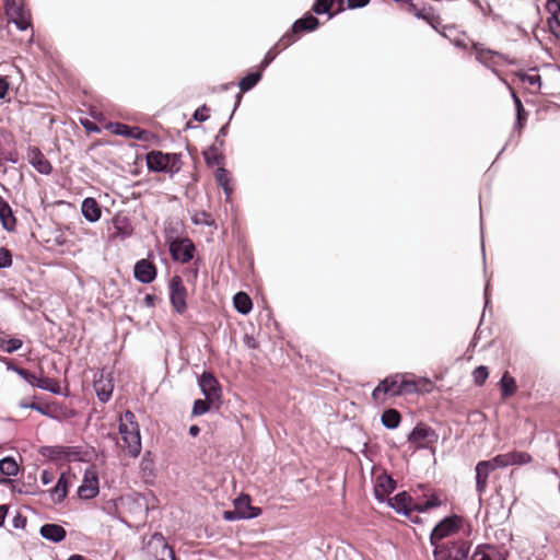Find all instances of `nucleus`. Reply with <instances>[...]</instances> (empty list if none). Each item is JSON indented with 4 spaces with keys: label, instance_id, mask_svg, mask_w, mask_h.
Wrapping results in <instances>:
<instances>
[{
    "label": "nucleus",
    "instance_id": "603ef678",
    "mask_svg": "<svg viewBox=\"0 0 560 560\" xmlns=\"http://www.w3.org/2000/svg\"><path fill=\"white\" fill-rule=\"evenodd\" d=\"M503 82L506 84V86L511 91V95L514 101L516 112L523 110L524 106H523L521 100L518 98V96L516 95V93L512 90V88L505 81H503Z\"/></svg>",
    "mask_w": 560,
    "mask_h": 560
},
{
    "label": "nucleus",
    "instance_id": "13d9d810",
    "mask_svg": "<svg viewBox=\"0 0 560 560\" xmlns=\"http://www.w3.org/2000/svg\"><path fill=\"white\" fill-rule=\"evenodd\" d=\"M526 119V113L525 109L516 112V122L515 128H522L523 121Z\"/></svg>",
    "mask_w": 560,
    "mask_h": 560
},
{
    "label": "nucleus",
    "instance_id": "49530a36",
    "mask_svg": "<svg viewBox=\"0 0 560 560\" xmlns=\"http://www.w3.org/2000/svg\"><path fill=\"white\" fill-rule=\"evenodd\" d=\"M12 265V256L11 253L4 248L0 247V268H7Z\"/></svg>",
    "mask_w": 560,
    "mask_h": 560
},
{
    "label": "nucleus",
    "instance_id": "8fccbe9b",
    "mask_svg": "<svg viewBox=\"0 0 560 560\" xmlns=\"http://www.w3.org/2000/svg\"><path fill=\"white\" fill-rule=\"evenodd\" d=\"M192 220H194V222L196 224L211 225L213 223V221L210 220V217L206 212H201L200 214H196Z\"/></svg>",
    "mask_w": 560,
    "mask_h": 560
},
{
    "label": "nucleus",
    "instance_id": "5701e85b",
    "mask_svg": "<svg viewBox=\"0 0 560 560\" xmlns=\"http://www.w3.org/2000/svg\"><path fill=\"white\" fill-rule=\"evenodd\" d=\"M0 222L2 228L9 232L14 231L16 219L13 215L10 205L0 196Z\"/></svg>",
    "mask_w": 560,
    "mask_h": 560
},
{
    "label": "nucleus",
    "instance_id": "aec40b11",
    "mask_svg": "<svg viewBox=\"0 0 560 560\" xmlns=\"http://www.w3.org/2000/svg\"><path fill=\"white\" fill-rule=\"evenodd\" d=\"M108 129L115 135L138 140H144L147 133L144 130L138 127H130L121 122L109 124Z\"/></svg>",
    "mask_w": 560,
    "mask_h": 560
},
{
    "label": "nucleus",
    "instance_id": "58836bf2",
    "mask_svg": "<svg viewBox=\"0 0 560 560\" xmlns=\"http://www.w3.org/2000/svg\"><path fill=\"white\" fill-rule=\"evenodd\" d=\"M205 161L209 166L219 165L222 161V156L217 152L215 148H210L203 152Z\"/></svg>",
    "mask_w": 560,
    "mask_h": 560
},
{
    "label": "nucleus",
    "instance_id": "9d476101",
    "mask_svg": "<svg viewBox=\"0 0 560 560\" xmlns=\"http://www.w3.org/2000/svg\"><path fill=\"white\" fill-rule=\"evenodd\" d=\"M195 246L188 238L174 240L170 244V253L176 261L186 264L194 257Z\"/></svg>",
    "mask_w": 560,
    "mask_h": 560
},
{
    "label": "nucleus",
    "instance_id": "ea45409f",
    "mask_svg": "<svg viewBox=\"0 0 560 560\" xmlns=\"http://www.w3.org/2000/svg\"><path fill=\"white\" fill-rule=\"evenodd\" d=\"M498 56L499 54L495 51L480 49L476 54V59L485 66L489 67L492 59Z\"/></svg>",
    "mask_w": 560,
    "mask_h": 560
},
{
    "label": "nucleus",
    "instance_id": "864d4df0",
    "mask_svg": "<svg viewBox=\"0 0 560 560\" xmlns=\"http://www.w3.org/2000/svg\"><path fill=\"white\" fill-rule=\"evenodd\" d=\"M19 406H20L21 408H28V409H33V410H36V411H38V412L43 413V415H47V412H46V411H45V410H44L39 405H37V404H35V402H31V404H28V402H24V401H22V402H20V405H19Z\"/></svg>",
    "mask_w": 560,
    "mask_h": 560
},
{
    "label": "nucleus",
    "instance_id": "2f4dec72",
    "mask_svg": "<svg viewBox=\"0 0 560 560\" xmlns=\"http://www.w3.org/2000/svg\"><path fill=\"white\" fill-rule=\"evenodd\" d=\"M67 476L66 474H62L59 477L56 486L50 491L54 501L61 502L67 497Z\"/></svg>",
    "mask_w": 560,
    "mask_h": 560
},
{
    "label": "nucleus",
    "instance_id": "a878e982",
    "mask_svg": "<svg viewBox=\"0 0 560 560\" xmlns=\"http://www.w3.org/2000/svg\"><path fill=\"white\" fill-rule=\"evenodd\" d=\"M81 211L83 217L89 222H96L101 218V209L98 207V203L93 198H85L81 206Z\"/></svg>",
    "mask_w": 560,
    "mask_h": 560
},
{
    "label": "nucleus",
    "instance_id": "bb28decb",
    "mask_svg": "<svg viewBox=\"0 0 560 560\" xmlns=\"http://www.w3.org/2000/svg\"><path fill=\"white\" fill-rule=\"evenodd\" d=\"M40 454L50 459H60L68 457L72 451L66 446H44L40 448Z\"/></svg>",
    "mask_w": 560,
    "mask_h": 560
},
{
    "label": "nucleus",
    "instance_id": "20e7f679",
    "mask_svg": "<svg viewBox=\"0 0 560 560\" xmlns=\"http://www.w3.org/2000/svg\"><path fill=\"white\" fill-rule=\"evenodd\" d=\"M470 546L465 541L452 542L451 545L435 546V560H465L468 556Z\"/></svg>",
    "mask_w": 560,
    "mask_h": 560
},
{
    "label": "nucleus",
    "instance_id": "c9c22d12",
    "mask_svg": "<svg viewBox=\"0 0 560 560\" xmlns=\"http://www.w3.org/2000/svg\"><path fill=\"white\" fill-rule=\"evenodd\" d=\"M23 345V341L18 338L4 339L0 337V349L7 353H13L18 351Z\"/></svg>",
    "mask_w": 560,
    "mask_h": 560
},
{
    "label": "nucleus",
    "instance_id": "2eb2a0df",
    "mask_svg": "<svg viewBox=\"0 0 560 560\" xmlns=\"http://www.w3.org/2000/svg\"><path fill=\"white\" fill-rule=\"evenodd\" d=\"M199 386L207 400L220 398L221 390L217 378L211 373H202L199 378Z\"/></svg>",
    "mask_w": 560,
    "mask_h": 560
},
{
    "label": "nucleus",
    "instance_id": "79ce46f5",
    "mask_svg": "<svg viewBox=\"0 0 560 560\" xmlns=\"http://www.w3.org/2000/svg\"><path fill=\"white\" fill-rule=\"evenodd\" d=\"M210 401L211 400H207V398L205 400L197 399L194 402L192 415L194 416H201V415L206 413L209 410V408H210Z\"/></svg>",
    "mask_w": 560,
    "mask_h": 560
},
{
    "label": "nucleus",
    "instance_id": "dca6fc26",
    "mask_svg": "<svg viewBox=\"0 0 560 560\" xmlns=\"http://www.w3.org/2000/svg\"><path fill=\"white\" fill-rule=\"evenodd\" d=\"M135 278L141 283H151L156 277L155 266L147 259L136 262L133 269Z\"/></svg>",
    "mask_w": 560,
    "mask_h": 560
},
{
    "label": "nucleus",
    "instance_id": "9b49d317",
    "mask_svg": "<svg viewBox=\"0 0 560 560\" xmlns=\"http://www.w3.org/2000/svg\"><path fill=\"white\" fill-rule=\"evenodd\" d=\"M18 375H20L23 380H25L30 385L38 387L43 390L50 392L52 394L59 393V385L49 377H38L30 371H18Z\"/></svg>",
    "mask_w": 560,
    "mask_h": 560
},
{
    "label": "nucleus",
    "instance_id": "b1692460",
    "mask_svg": "<svg viewBox=\"0 0 560 560\" xmlns=\"http://www.w3.org/2000/svg\"><path fill=\"white\" fill-rule=\"evenodd\" d=\"M94 389L100 401L107 402L113 394L114 385L112 380L103 375L94 382Z\"/></svg>",
    "mask_w": 560,
    "mask_h": 560
},
{
    "label": "nucleus",
    "instance_id": "ddd939ff",
    "mask_svg": "<svg viewBox=\"0 0 560 560\" xmlns=\"http://www.w3.org/2000/svg\"><path fill=\"white\" fill-rule=\"evenodd\" d=\"M98 478L93 470H86L83 481L78 489V494L81 499H92L98 494Z\"/></svg>",
    "mask_w": 560,
    "mask_h": 560
},
{
    "label": "nucleus",
    "instance_id": "c756f323",
    "mask_svg": "<svg viewBox=\"0 0 560 560\" xmlns=\"http://www.w3.org/2000/svg\"><path fill=\"white\" fill-rule=\"evenodd\" d=\"M400 413L395 409H387L383 412L381 422L387 429H396L400 423Z\"/></svg>",
    "mask_w": 560,
    "mask_h": 560
},
{
    "label": "nucleus",
    "instance_id": "473e14b6",
    "mask_svg": "<svg viewBox=\"0 0 560 560\" xmlns=\"http://www.w3.org/2000/svg\"><path fill=\"white\" fill-rule=\"evenodd\" d=\"M0 471L4 476L14 477L19 472V465L13 457L7 456L0 460Z\"/></svg>",
    "mask_w": 560,
    "mask_h": 560
},
{
    "label": "nucleus",
    "instance_id": "de8ad7c7",
    "mask_svg": "<svg viewBox=\"0 0 560 560\" xmlns=\"http://www.w3.org/2000/svg\"><path fill=\"white\" fill-rule=\"evenodd\" d=\"M279 45H282V47H283V48H285V47H284V43H280V42H279V43H278L273 48H271V49L266 54L265 58L262 59V61H261V63H260V67H261L262 69H264V68H266V67H268V66L272 62V60L276 58V56H277V54H278V52H277L275 49H276V47H278Z\"/></svg>",
    "mask_w": 560,
    "mask_h": 560
},
{
    "label": "nucleus",
    "instance_id": "c03bdc74",
    "mask_svg": "<svg viewBox=\"0 0 560 560\" xmlns=\"http://www.w3.org/2000/svg\"><path fill=\"white\" fill-rule=\"evenodd\" d=\"M521 80H522V82L528 83L529 85L536 86L537 89H539L541 85V78L539 74L523 73L521 75Z\"/></svg>",
    "mask_w": 560,
    "mask_h": 560
},
{
    "label": "nucleus",
    "instance_id": "412c9836",
    "mask_svg": "<svg viewBox=\"0 0 560 560\" xmlns=\"http://www.w3.org/2000/svg\"><path fill=\"white\" fill-rule=\"evenodd\" d=\"M389 505L396 510V512L404 515H409L410 512L416 510V504L412 503V499L407 492L397 493L390 500Z\"/></svg>",
    "mask_w": 560,
    "mask_h": 560
},
{
    "label": "nucleus",
    "instance_id": "a211bd4d",
    "mask_svg": "<svg viewBox=\"0 0 560 560\" xmlns=\"http://www.w3.org/2000/svg\"><path fill=\"white\" fill-rule=\"evenodd\" d=\"M234 509L243 520L257 517L261 513V510L259 508L250 505V498L249 495L245 494L240 495L234 500Z\"/></svg>",
    "mask_w": 560,
    "mask_h": 560
},
{
    "label": "nucleus",
    "instance_id": "6ab92c4d",
    "mask_svg": "<svg viewBox=\"0 0 560 560\" xmlns=\"http://www.w3.org/2000/svg\"><path fill=\"white\" fill-rule=\"evenodd\" d=\"M27 158L33 167L40 174H49L51 165L40 150L36 147L28 148Z\"/></svg>",
    "mask_w": 560,
    "mask_h": 560
},
{
    "label": "nucleus",
    "instance_id": "7ed1b4c3",
    "mask_svg": "<svg viewBox=\"0 0 560 560\" xmlns=\"http://www.w3.org/2000/svg\"><path fill=\"white\" fill-rule=\"evenodd\" d=\"M147 165L150 171L174 175L182 168V154L151 151L147 154Z\"/></svg>",
    "mask_w": 560,
    "mask_h": 560
},
{
    "label": "nucleus",
    "instance_id": "4d7b16f0",
    "mask_svg": "<svg viewBox=\"0 0 560 560\" xmlns=\"http://www.w3.org/2000/svg\"><path fill=\"white\" fill-rule=\"evenodd\" d=\"M347 2L350 9H357L365 7L370 0H347Z\"/></svg>",
    "mask_w": 560,
    "mask_h": 560
},
{
    "label": "nucleus",
    "instance_id": "e2e57ef3",
    "mask_svg": "<svg viewBox=\"0 0 560 560\" xmlns=\"http://www.w3.org/2000/svg\"><path fill=\"white\" fill-rule=\"evenodd\" d=\"M154 302H155V296L154 295L147 294L144 296V304H145V306L152 307L154 305Z\"/></svg>",
    "mask_w": 560,
    "mask_h": 560
},
{
    "label": "nucleus",
    "instance_id": "0e129e2a",
    "mask_svg": "<svg viewBox=\"0 0 560 560\" xmlns=\"http://www.w3.org/2000/svg\"><path fill=\"white\" fill-rule=\"evenodd\" d=\"M228 128H229V122H226L224 126L221 127V129L219 130V135L217 136V141H219L220 137H224L226 135Z\"/></svg>",
    "mask_w": 560,
    "mask_h": 560
},
{
    "label": "nucleus",
    "instance_id": "6e6d98bb",
    "mask_svg": "<svg viewBox=\"0 0 560 560\" xmlns=\"http://www.w3.org/2000/svg\"><path fill=\"white\" fill-rule=\"evenodd\" d=\"M26 525V518L21 514H18L13 518V527L14 528H24Z\"/></svg>",
    "mask_w": 560,
    "mask_h": 560
},
{
    "label": "nucleus",
    "instance_id": "39448f33",
    "mask_svg": "<svg viewBox=\"0 0 560 560\" xmlns=\"http://www.w3.org/2000/svg\"><path fill=\"white\" fill-rule=\"evenodd\" d=\"M438 434L427 424L419 423L408 435V441L417 448H427L438 442Z\"/></svg>",
    "mask_w": 560,
    "mask_h": 560
},
{
    "label": "nucleus",
    "instance_id": "f3484780",
    "mask_svg": "<svg viewBox=\"0 0 560 560\" xmlns=\"http://www.w3.org/2000/svg\"><path fill=\"white\" fill-rule=\"evenodd\" d=\"M394 489L395 481L389 475L383 472L376 477L374 494L380 502H384Z\"/></svg>",
    "mask_w": 560,
    "mask_h": 560
},
{
    "label": "nucleus",
    "instance_id": "f03ea898",
    "mask_svg": "<svg viewBox=\"0 0 560 560\" xmlns=\"http://www.w3.org/2000/svg\"><path fill=\"white\" fill-rule=\"evenodd\" d=\"M119 433L121 435L125 452L132 458L140 455L142 444L139 424L136 421L135 415L127 410L119 418Z\"/></svg>",
    "mask_w": 560,
    "mask_h": 560
},
{
    "label": "nucleus",
    "instance_id": "a18cd8bd",
    "mask_svg": "<svg viewBox=\"0 0 560 560\" xmlns=\"http://www.w3.org/2000/svg\"><path fill=\"white\" fill-rule=\"evenodd\" d=\"M489 551L490 548L478 547L472 553L470 560H492Z\"/></svg>",
    "mask_w": 560,
    "mask_h": 560
},
{
    "label": "nucleus",
    "instance_id": "5fc2aeb1",
    "mask_svg": "<svg viewBox=\"0 0 560 560\" xmlns=\"http://www.w3.org/2000/svg\"><path fill=\"white\" fill-rule=\"evenodd\" d=\"M223 518L225 521H236V520H243L238 513H236V510L232 511H224L223 512Z\"/></svg>",
    "mask_w": 560,
    "mask_h": 560
},
{
    "label": "nucleus",
    "instance_id": "4c0bfd02",
    "mask_svg": "<svg viewBox=\"0 0 560 560\" xmlns=\"http://www.w3.org/2000/svg\"><path fill=\"white\" fill-rule=\"evenodd\" d=\"M489 376L488 368L485 365L477 366L472 372L474 382L476 385L481 386Z\"/></svg>",
    "mask_w": 560,
    "mask_h": 560
},
{
    "label": "nucleus",
    "instance_id": "7c9ffc66",
    "mask_svg": "<svg viewBox=\"0 0 560 560\" xmlns=\"http://www.w3.org/2000/svg\"><path fill=\"white\" fill-rule=\"evenodd\" d=\"M501 395L503 398L510 397L515 394L517 386L514 377L505 372L500 381Z\"/></svg>",
    "mask_w": 560,
    "mask_h": 560
},
{
    "label": "nucleus",
    "instance_id": "f8f14e48",
    "mask_svg": "<svg viewBox=\"0 0 560 560\" xmlns=\"http://www.w3.org/2000/svg\"><path fill=\"white\" fill-rule=\"evenodd\" d=\"M500 468L499 464H495L494 457L489 460L479 462L476 466V489L479 493H482L487 487V480L489 474L494 469Z\"/></svg>",
    "mask_w": 560,
    "mask_h": 560
},
{
    "label": "nucleus",
    "instance_id": "f704fd0d",
    "mask_svg": "<svg viewBox=\"0 0 560 560\" xmlns=\"http://www.w3.org/2000/svg\"><path fill=\"white\" fill-rule=\"evenodd\" d=\"M215 179L219 183V185L223 188L225 195L229 197L232 192V188L230 186L229 172L224 167H219L215 172Z\"/></svg>",
    "mask_w": 560,
    "mask_h": 560
},
{
    "label": "nucleus",
    "instance_id": "393cba45",
    "mask_svg": "<svg viewBox=\"0 0 560 560\" xmlns=\"http://www.w3.org/2000/svg\"><path fill=\"white\" fill-rule=\"evenodd\" d=\"M40 535L52 542H59L65 539L66 530L57 524H45L40 527Z\"/></svg>",
    "mask_w": 560,
    "mask_h": 560
},
{
    "label": "nucleus",
    "instance_id": "09e8293b",
    "mask_svg": "<svg viewBox=\"0 0 560 560\" xmlns=\"http://www.w3.org/2000/svg\"><path fill=\"white\" fill-rule=\"evenodd\" d=\"M440 505V501L436 498L427 500L422 504H416V510L419 512H425Z\"/></svg>",
    "mask_w": 560,
    "mask_h": 560
},
{
    "label": "nucleus",
    "instance_id": "72a5a7b5",
    "mask_svg": "<svg viewBox=\"0 0 560 560\" xmlns=\"http://www.w3.org/2000/svg\"><path fill=\"white\" fill-rule=\"evenodd\" d=\"M261 79L260 72H250L245 75L238 83L241 91L247 92L252 90Z\"/></svg>",
    "mask_w": 560,
    "mask_h": 560
},
{
    "label": "nucleus",
    "instance_id": "37998d69",
    "mask_svg": "<svg viewBox=\"0 0 560 560\" xmlns=\"http://www.w3.org/2000/svg\"><path fill=\"white\" fill-rule=\"evenodd\" d=\"M25 10L23 0H5L7 15Z\"/></svg>",
    "mask_w": 560,
    "mask_h": 560
},
{
    "label": "nucleus",
    "instance_id": "6e6552de",
    "mask_svg": "<svg viewBox=\"0 0 560 560\" xmlns=\"http://www.w3.org/2000/svg\"><path fill=\"white\" fill-rule=\"evenodd\" d=\"M318 25L319 21L314 15L308 14L302 19H299L293 23L291 33L283 35V37L280 39V43H284V47H288L295 40V33L313 32L318 27Z\"/></svg>",
    "mask_w": 560,
    "mask_h": 560
},
{
    "label": "nucleus",
    "instance_id": "052dcab7",
    "mask_svg": "<svg viewBox=\"0 0 560 560\" xmlns=\"http://www.w3.org/2000/svg\"><path fill=\"white\" fill-rule=\"evenodd\" d=\"M9 84L4 78L0 77V98H3L8 93Z\"/></svg>",
    "mask_w": 560,
    "mask_h": 560
},
{
    "label": "nucleus",
    "instance_id": "1a4fd4ad",
    "mask_svg": "<svg viewBox=\"0 0 560 560\" xmlns=\"http://www.w3.org/2000/svg\"><path fill=\"white\" fill-rule=\"evenodd\" d=\"M170 299L174 310L178 314H183L187 307L186 289L183 285L180 277L175 276L170 282Z\"/></svg>",
    "mask_w": 560,
    "mask_h": 560
},
{
    "label": "nucleus",
    "instance_id": "c85d7f7f",
    "mask_svg": "<svg viewBox=\"0 0 560 560\" xmlns=\"http://www.w3.org/2000/svg\"><path fill=\"white\" fill-rule=\"evenodd\" d=\"M233 303L235 310L243 315L248 314L253 307L250 298L244 292L236 293L233 298Z\"/></svg>",
    "mask_w": 560,
    "mask_h": 560
},
{
    "label": "nucleus",
    "instance_id": "a19ab883",
    "mask_svg": "<svg viewBox=\"0 0 560 560\" xmlns=\"http://www.w3.org/2000/svg\"><path fill=\"white\" fill-rule=\"evenodd\" d=\"M332 4L334 0H316L312 9L316 14H324L329 12Z\"/></svg>",
    "mask_w": 560,
    "mask_h": 560
},
{
    "label": "nucleus",
    "instance_id": "4be33fe9",
    "mask_svg": "<svg viewBox=\"0 0 560 560\" xmlns=\"http://www.w3.org/2000/svg\"><path fill=\"white\" fill-rule=\"evenodd\" d=\"M546 10L550 14L548 25L552 34H560V0H548Z\"/></svg>",
    "mask_w": 560,
    "mask_h": 560
},
{
    "label": "nucleus",
    "instance_id": "e433bc0d",
    "mask_svg": "<svg viewBox=\"0 0 560 560\" xmlns=\"http://www.w3.org/2000/svg\"><path fill=\"white\" fill-rule=\"evenodd\" d=\"M141 470L147 476H153L154 475V462L151 457V453L147 452L140 463Z\"/></svg>",
    "mask_w": 560,
    "mask_h": 560
},
{
    "label": "nucleus",
    "instance_id": "774afa93",
    "mask_svg": "<svg viewBox=\"0 0 560 560\" xmlns=\"http://www.w3.org/2000/svg\"><path fill=\"white\" fill-rule=\"evenodd\" d=\"M67 560H85V559L80 555H72Z\"/></svg>",
    "mask_w": 560,
    "mask_h": 560
},
{
    "label": "nucleus",
    "instance_id": "338daca9",
    "mask_svg": "<svg viewBox=\"0 0 560 560\" xmlns=\"http://www.w3.org/2000/svg\"><path fill=\"white\" fill-rule=\"evenodd\" d=\"M161 560H176L173 549L168 551V556H163Z\"/></svg>",
    "mask_w": 560,
    "mask_h": 560
},
{
    "label": "nucleus",
    "instance_id": "680f3d73",
    "mask_svg": "<svg viewBox=\"0 0 560 560\" xmlns=\"http://www.w3.org/2000/svg\"><path fill=\"white\" fill-rule=\"evenodd\" d=\"M7 513H8V506L7 505H0V527L4 523Z\"/></svg>",
    "mask_w": 560,
    "mask_h": 560
},
{
    "label": "nucleus",
    "instance_id": "f257e3e1",
    "mask_svg": "<svg viewBox=\"0 0 560 560\" xmlns=\"http://www.w3.org/2000/svg\"><path fill=\"white\" fill-rule=\"evenodd\" d=\"M429 381L421 378L416 381L411 374L397 373L383 380L372 392V398L376 402H383L386 396H400L418 393L419 384Z\"/></svg>",
    "mask_w": 560,
    "mask_h": 560
},
{
    "label": "nucleus",
    "instance_id": "bf43d9fd",
    "mask_svg": "<svg viewBox=\"0 0 560 560\" xmlns=\"http://www.w3.org/2000/svg\"><path fill=\"white\" fill-rule=\"evenodd\" d=\"M54 475L48 470H43L40 474V480L44 485H48L52 481Z\"/></svg>",
    "mask_w": 560,
    "mask_h": 560
},
{
    "label": "nucleus",
    "instance_id": "423d86ee",
    "mask_svg": "<svg viewBox=\"0 0 560 560\" xmlns=\"http://www.w3.org/2000/svg\"><path fill=\"white\" fill-rule=\"evenodd\" d=\"M172 548L160 533H155L144 541L143 552L153 560H161L163 556H168Z\"/></svg>",
    "mask_w": 560,
    "mask_h": 560
},
{
    "label": "nucleus",
    "instance_id": "69168bd1",
    "mask_svg": "<svg viewBox=\"0 0 560 560\" xmlns=\"http://www.w3.org/2000/svg\"><path fill=\"white\" fill-rule=\"evenodd\" d=\"M199 432H200V429H199V427H198V425H195V424H194V425H191V427L189 428V434H190L191 436H197V435L199 434Z\"/></svg>",
    "mask_w": 560,
    "mask_h": 560
},
{
    "label": "nucleus",
    "instance_id": "0eeeda50",
    "mask_svg": "<svg viewBox=\"0 0 560 560\" xmlns=\"http://www.w3.org/2000/svg\"><path fill=\"white\" fill-rule=\"evenodd\" d=\"M463 523L462 517L459 516H450L442 520L432 530L431 533V544L436 545L438 540H441L445 537L457 532Z\"/></svg>",
    "mask_w": 560,
    "mask_h": 560
},
{
    "label": "nucleus",
    "instance_id": "cd10ccee",
    "mask_svg": "<svg viewBox=\"0 0 560 560\" xmlns=\"http://www.w3.org/2000/svg\"><path fill=\"white\" fill-rule=\"evenodd\" d=\"M8 19L10 22L14 23L20 31H26L31 27V14L26 9L8 15Z\"/></svg>",
    "mask_w": 560,
    "mask_h": 560
},
{
    "label": "nucleus",
    "instance_id": "4468645a",
    "mask_svg": "<svg viewBox=\"0 0 560 560\" xmlns=\"http://www.w3.org/2000/svg\"><path fill=\"white\" fill-rule=\"evenodd\" d=\"M495 464L500 468H505L513 465H525L532 462V456L526 452H510L494 456Z\"/></svg>",
    "mask_w": 560,
    "mask_h": 560
},
{
    "label": "nucleus",
    "instance_id": "3c124183",
    "mask_svg": "<svg viewBox=\"0 0 560 560\" xmlns=\"http://www.w3.org/2000/svg\"><path fill=\"white\" fill-rule=\"evenodd\" d=\"M207 107L206 106H202L201 108H198L195 114H194V118L195 120L197 121H206L208 119V115H207Z\"/></svg>",
    "mask_w": 560,
    "mask_h": 560
}]
</instances>
